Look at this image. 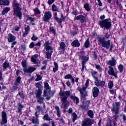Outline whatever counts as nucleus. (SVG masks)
Segmentation results:
<instances>
[{
	"label": "nucleus",
	"mask_w": 126,
	"mask_h": 126,
	"mask_svg": "<svg viewBox=\"0 0 126 126\" xmlns=\"http://www.w3.org/2000/svg\"><path fill=\"white\" fill-rule=\"evenodd\" d=\"M87 115L88 117L91 118V119H93L94 118V113L93 112V111L92 110H89L87 112Z\"/></svg>",
	"instance_id": "58836bf2"
},
{
	"label": "nucleus",
	"mask_w": 126,
	"mask_h": 126,
	"mask_svg": "<svg viewBox=\"0 0 126 126\" xmlns=\"http://www.w3.org/2000/svg\"><path fill=\"white\" fill-rule=\"evenodd\" d=\"M36 67H33L32 66L29 67L28 68H23V70L25 73H32L33 71L36 70Z\"/></svg>",
	"instance_id": "f3484780"
},
{
	"label": "nucleus",
	"mask_w": 126,
	"mask_h": 126,
	"mask_svg": "<svg viewBox=\"0 0 126 126\" xmlns=\"http://www.w3.org/2000/svg\"><path fill=\"white\" fill-rule=\"evenodd\" d=\"M110 36L109 32H106L105 33L104 37H102L100 35L97 36V41L101 44L103 48H106L107 50H109V47L111 46V40L106 41V39H110Z\"/></svg>",
	"instance_id": "7ed1b4c3"
},
{
	"label": "nucleus",
	"mask_w": 126,
	"mask_h": 126,
	"mask_svg": "<svg viewBox=\"0 0 126 126\" xmlns=\"http://www.w3.org/2000/svg\"><path fill=\"white\" fill-rule=\"evenodd\" d=\"M26 17L27 18V21H30L32 23V25H35V23H33L35 20L32 17H30L29 15H26Z\"/></svg>",
	"instance_id": "7c9ffc66"
},
{
	"label": "nucleus",
	"mask_w": 126,
	"mask_h": 126,
	"mask_svg": "<svg viewBox=\"0 0 126 126\" xmlns=\"http://www.w3.org/2000/svg\"><path fill=\"white\" fill-rule=\"evenodd\" d=\"M21 81V77L18 76L16 79V81L15 82L18 83L19 84H20V82Z\"/></svg>",
	"instance_id": "bf43d9fd"
},
{
	"label": "nucleus",
	"mask_w": 126,
	"mask_h": 126,
	"mask_svg": "<svg viewBox=\"0 0 126 126\" xmlns=\"http://www.w3.org/2000/svg\"><path fill=\"white\" fill-rule=\"evenodd\" d=\"M17 106V113L22 114V109L24 108V105H22L21 103H18Z\"/></svg>",
	"instance_id": "cd10ccee"
},
{
	"label": "nucleus",
	"mask_w": 126,
	"mask_h": 126,
	"mask_svg": "<svg viewBox=\"0 0 126 126\" xmlns=\"http://www.w3.org/2000/svg\"><path fill=\"white\" fill-rule=\"evenodd\" d=\"M49 30L50 32H51L54 35H56V30H55V29H54V27H51L49 28Z\"/></svg>",
	"instance_id": "5fc2aeb1"
},
{
	"label": "nucleus",
	"mask_w": 126,
	"mask_h": 126,
	"mask_svg": "<svg viewBox=\"0 0 126 126\" xmlns=\"http://www.w3.org/2000/svg\"><path fill=\"white\" fill-rule=\"evenodd\" d=\"M18 95L20 96V98L21 99H22V100H24V99H25V94H24V93H23V91L19 92L18 94H17V96H18Z\"/></svg>",
	"instance_id": "ea45409f"
},
{
	"label": "nucleus",
	"mask_w": 126,
	"mask_h": 126,
	"mask_svg": "<svg viewBox=\"0 0 126 126\" xmlns=\"http://www.w3.org/2000/svg\"><path fill=\"white\" fill-rule=\"evenodd\" d=\"M94 80L95 87H103V86H105V83H106L105 81H101L99 80V78H97V79H94Z\"/></svg>",
	"instance_id": "f8f14e48"
},
{
	"label": "nucleus",
	"mask_w": 126,
	"mask_h": 126,
	"mask_svg": "<svg viewBox=\"0 0 126 126\" xmlns=\"http://www.w3.org/2000/svg\"><path fill=\"white\" fill-rule=\"evenodd\" d=\"M71 37H74V36H75V35H77V31H73L71 32L70 34Z\"/></svg>",
	"instance_id": "0e129e2a"
},
{
	"label": "nucleus",
	"mask_w": 126,
	"mask_h": 126,
	"mask_svg": "<svg viewBox=\"0 0 126 126\" xmlns=\"http://www.w3.org/2000/svg\"><path fill=\"white\" fill-rule=\"evenodd\" d=\"M99 93H100V90L97 87H94L92 90V94L94 98H96L99 96Z\"/></svg>",
	"instance_id": "2eb2a0df"
},
{
	"label": "nucleus",
	"mask_w": 126,
	"mask_h": 126,
	"mask_svg": "<svg viewBox=\"0 0 126 126\" xmlns=\"http://www.w3.org/2000/svg\"><path fill=\"white\" fill-rule=\"evenodd\" d=\"M94 124V120H91L90 118L85 119V121L83 122L82 124V126H92Z\"/></svg>",
	"instance_id": "ddd939ff"
},
{
	"label": "nucleus",
	"mask_w": 126,
	"mask_h": 126,
	"mask_svg": "<svg viewBox=\"0 0 126 126\" xmlns=\"http://www.w3.org/2000/svg\"><path fill=\"white\" fill-rule=\"evenodd\" d=\"M55 109L57 111V116L58 117V118H61V111H60V107L55 106Z\"/></svg>",
	"instance_id": "a19ab883"
},
{
	"label": "nucleus",
	"mask_w": 126,
	"mask_h": 126,
	"mask_svg": "<svg viewBox=\"0 0 126 126\" xmlns=\"http://www.w3.org/2000/svg\"><path fill=\"white\" fill-rule=\"evenodd\" d=\"M25 31L27 33H29V32L30 31V27L27 26V27L25 28Z\"/></svg>",
	"instance_id": "338daca9"
},
{
	"label": "nucleus",
	"mask_w": 126,
	"mask_h": 126,
	"mask_svg": "<svg viewBox=\"0 0 126 126\" xmlns=\"http://www.w3.org/2000/svg\"><path fill=\"white\" fill-rule=\"evenodd\" d=\"M35 80V81H40V80H42V76L38 74H36V78Z\"/></svg>",
	"instance_id": "4d7b16f0"
},
{
	"label": "nucleus",
	"mask_w": 126,
	"mask_h": 126,
	"mask_svg": "<svg viewBox=\"0 0 126 126\" xmlns=\"http://www.w3.org/2000/svg\"><path fill=\"white\" fill-rule=\"evenodd\" d=\"M12 6L13 7V15L18 18L19 20L22 19V8L19 6V3L17 0H12L11 2Z\"/></svg>",
	"instance_id": "f257e3e1"
},
{
	"label": "nucleus",
	"mask_w": 126,
	"mask_h": 126,
	"mask_svg": "<svg viewBox=\"0 0 126 126\" xmlns=\"http://www.w3.org/2000/svg\"><path fill=\"white\" fill-rule=\"evenodd\" d=\"M54 18L56 22H60V21L62 20L61 19H60V18L58 17V13H57V12H55L54 13Z\"/></svg>",
	"instance_id": "37998d69"
},
{
	"label": "nucleus",
	"mask_w": 126,
	"mask_h": 126,
	"mask_svg": "<svg viewBox=\"0 0 126 126\" xmlns=\"http://www.w3.org/2000/svg\"><path fill=\"white\" fill-rule=\"evenodd\" d=\"M120 106H121V103L116 102L115 105L113 104V107L111 109V111L114 112L115 114L113 118L116 121H117L118 119H119V115H118V114H119V110H120Z\"/></svg>",
	"instance_id": "0eeeda50"
},
{
	"label": "nucleus",
	"mask_w": 126,
	"mask_h": 126,
	"mask_svg": "<svg viewBox=\"0 0 126 126\" xmlns=\"http://www.w3.org/2000/svg\"><path fill=\"white\" fill-rule=\"evenodd\" d=\"M1 119L0 121V125L1 126H10V125L7 124V114L5 111H3L1 112Z\"/></svg>",
	"instance_id": "6e6552de"
},
{
	"label": "nucleus",
	"mask_w": 126,
	"mask_h": 126,
	"mask_svg": "<svg viewBox=\"0 0 126 126\" xmlns=\"http://www.w3.org/2000/svg\"><path fill=\"white\" fill-rule=\"evenodd\" d=\"M90 104V100H87L85 102L82 103V105H80V107L83 112H87L89 108V105Z\"/></svg>",
	"instance_id": "9b49d317"
},
{
	"label": "nucleus",
	"mask_w": 126,
	"mask_h": 126,
	"mask_svg": "<svg viewBox=\"0 0 126 126\" xmlns=\"http://www.w3.org/2000/svg\"><path fill=\"white\" fill-rule=\"evenodd\" d=\"M70 98L71 99V100H72V101H73V102H75L76 105H77V104L79 103V98H78V97L75 95H70Z\"/></svg>",
	"instance_id": "b1692460"
},
{
	"label": "nucleus",
	"mask_w": 126,
	"mask_h": 126,
	"mask_svg": "<svg viewBox=\"0 0 126 126\" xmlns=\"http://www.w3.org/2000/svg\"><path fill=\"white\" fill-rule=\"evenodd\" d=\"M21 64L22 67H24V68H27V62L26 60L22 61Z\"/></svg>",
	"instance_id": "8fccbe9b"
},
{
	"label": "nucleus",
	"mask_w": 126,
	"mask_h": 126,
	"mask_svg": "<svg viewBox=\"0 0 126 126\" xmlns=\"http://www.w3.org/2000/svg\"><path fill=\"white\" fill-rule=\"evenodd\" d=\"M21 28V25L19 24V26H15L14 28L15 31H19V30Z\"/></svg>",
	"instance_id": "052dcab7"
},
{
	"label": "nucleus",
	"mask_w": 126,
	"mask_h": 126,
	"mask_svg": "<svg viewBox=\"0 0 126 126\" xmlns=\"http://www.w3.org/2000/svg\"><path fill=\"white\" fill-rule=\"evenodd\" d=\"M18 86H19V84L15 82L13 86V90L15 91V90L18 89Z\"/></svg>",
	"instance_id": "09e8293b"
},
{
	"label": "nucleus",
	"mask_w": 126,
	"mask_h": 126,
	"mask_svg": "<svg viewBox=\"0 0 126 126\" xmlns=\"http://www.w3.org/2000/svg\"><path fill=\"white\" fill-rule=\"evenodd\" d=\"M43 119L44 121H48L49 122H50V121H52V119L50 118V116L48 114H45Z\"/></svg>",
	"instance_id": "49530a36"
},
{
	"label": "nucleus",
	"mask_w": 126,
	"mask_h": 126,
	"mask_svg": "<svg viewBox=\"0 0 126 126\" xmlns=\"http://www.w3.org/2000/svg\"><path fill=\"white\" fill-rule=\"evenodd\" d=\"M65 44L63 42H61L60 44V47L61 50H63V51L61 52V54H64V51H65Z\"/></svg>",
	"instance_id": "a878e982"
},
{
	"label": "nucleus",
	"mask_w": 126,
	"mask_h": 126,
	"mask_svg": "<svg viewBox=\"0 0 126 126\" xmlns=\"http://www.w3.org/2000/svg\"><path fill=\"white\" fill-rule=\"evenodd\" d=\"M72 75L70 74H66V75L64 76V79H70L71 78H72Z\"/></svg>",
	"instance_id": "6e6d98bb"
},
{
	"label": "nucleus",
	"mask_w": 126,
	"mask_h": 126,
	"mask_svg": "<svg viewBox=\"0 0 126 126\" xmlns=\"http://www.w3.org/2000/svg\"><path fill=\"white\" fill-rule=\"evenodd\" d=\"M51 18H52V12L50 11H45L42 17V21L48 23L50 21Z\"/></svg>",
	"instance_id": "1a4fd4ad"
},
{
	"label": "nucleus",
	"mask_w": 126,
	"mask_h": 126,
	"mask_svg": "<svg viewBox=\"0 0 126 126\" xmlns=\"http://www.w3.org/2000/svg\"><path fill=\"white\" fill-rule=\"evenodd\" d=\"M118 70H119L120 73H123V72H124L125 70V66L122 64H119L118 66Z\"/></svg>",
	"instance_id": "c9c22d12"
},
{
	"label": "nucleus",
	"mask_w": 126,
	"mask_h": 126,
	"mask_svg": "<svg viewBox=\"0 0 126 126\" xmlns=\"http://www.w3.org/2000/svg\"><path fill=\"white\" fill-rule=\"evenodd\" d=\"M65 18H66V16H64L63 18H59V19H61V20L59 22H57V23L59 24L60 26H61V27H63L62 26V23L63 22H64L65 21Z\"/></svg>",
	"instance_id": "a18cd8bd"
},
{
	"label": "nucleus",
	"mask_w": 126,
	"mask_h": 126,
	"mask_svg": "<svg viewBox=\"0 0 126 126\" xmlns=\"http://www.w3.org/2000/svg\"><path fill=\"white\" fill-rule=\"evenodd\" d=\"M35 86L38 89L36 90L34 92V94H36V101L38 103H39V104H43V103H44V98L43 97H41V95H42L44 87L42 85V82L36 83Z\"/></svg>",
	"instance_id": "f03ea898"
},
{
	"label": "nucleus",
	"mask_w": 126,
	"mask_h": 126,
	"mask_svg": "<svg viewBox=\"0 0 126 126\" xmlns=\"http://www.w3.org/2000/svg\"><path fill=\"white\" fill-rule=\"evenodd\" d=\"M45 55H46L47 59L48 60H50L51 59V56L53 55V50H50L46 51V52L45 53Z\"/></svg>",
	"instance_id": "e433bc0d"
},
{
	"label": "nucleus",
	"mask_w": 126,
	"mask_h": 126,
	"mask_svg": "<svg viewBox=\"0 0 126 126\" xmlns=\"http://www.w3.org/2000/svg\"><path fill=\"white\" fill-rule=\"evenodd\" d=\"M36 109L38 110L39 113H44V110H43V107H40V105H37L36 106Z\"/></svg>",
	"instance_id": "603ef678"
},
{
	"label": "nucleus",
	"mask_w": 126,
	"mask_h": 126,
	"mask_svg": "<svg viewBox=\"0 0 126 126\" xmlns=\"http://www.w3.org/2000/svg\"><path fill=\"white\" fill-rule=\"evenodd\" d=\"M71 46L74 48L80 47V42H79L78 39H75L71 43Z\"/></svg>",
	"instance_id": "5701e85b"
},
{
	"label": "nucleus",
	"mask_w": 126,
	"mask_h": 126,
	"mask_svg": "<svg viewBox=\"0 0 126 126\" xmlns=\"http://www.w3.org/2000/svg\"><path fill=\"white\" fill-rule=\"evenodd\" d=\"M122 43L123 44L124 47H125V46L126 45V36H125V37L124 38L122 39Z\"/></svg>",
	"instance_id": "774afa93"
},
{
	"label": "nucleus",
	"mask_w": 126,
	"mask_h": 126,
	"mask_svg": "<svg viewBox=\"0 0 126 126\" xmlns=\"http://www.w3.org/2000/svg\"><path fill=\"white\" fill-rule=\"evenodd\" d=\"M51 10L52 11H54V12H56V11L57 12H59V8L56 6V4H53L51 7Z\"/></svg>",
	"instance_id": "c03bdc74"
},
{
	"label": "nucleus",
	"mask_w": 126,
	"mask_h": 126,
	"mask_svg": "<svg viewBox=\"0 0 126 126\" xmlns=\"http://www.w3.org/2000/svg\"><path fill=\"white\" fill-rule=\"evenodd\" d=\"M94 60H97L98 59V54L95 51L94 52Z\"/></svg>",
	"instance_id": "69168bd1"
},
{
	"label": "nucleus",
	"mask_w": 126,
	"mask_h": 126,
	"mask_svg": "<svg viewBox=\"0 0 126 126\" xmlns=\"http://www.w3.org/2000/svg\"><path fill=\"white\" fill-rule=\"evenodd\" d=\"M83 7L84 8H85L86 11H88V12L91 11V8H90V5H89V3L87 2L85 3Z\"/></svg>",
	"instance_id": "72a5a7b5"
},
{
	"label": "nucleus",
	"mask_w": 126,
	"mask_h": 126,
	"mask_svg": "<svg viewBox=\"0 0 126 126\" xmlns=\"http://www.w3.org/2000/svg\"><path fill=\"white\" fill-rule=\"evenodd\" d=\"M11 49L13 48L14 46H15V45H17V41L15 40L11 42Z\"/></svg>",
	"instance_id": "e2e57ef3"
},
{
	"label": "nucleus",
	"mask_w": 126,
	"mask_h": 126,
	"mask_svg": "<svg viewBox=\"0 0 126 126\" xmlns=\"http://www.w3.org/2000/svg\"><path fill=\"white\" fill-rule=\"evenodd\" d=\"M10 10V8L6 7L3 8L1 11V15H5V13H8V11Z\"/></svg>",
	"instance_id": "473e14b6"
},
{
	"label": "nucleus",
	"mask_w": 126,
	"mask_h": 126,
	"mask_svg": "<svg viewBox=\"0 0 126 126\" xmlns=\"http://www.w3.org/2000/svg\"><path fill=\"white\" fill-rule=\"evenodd\" d=\"M35 14H41V11L39 10V8L35 7L33 10Z\"/></svg>",
	"instance_id": "864d4df0"
},
{
	"label": "nucleus",
	"mask_w": 126,
	"mask_h": 126,
	"mask_svg": "<svg viewBox=\"0 0 126 126\" xmlns=\"http://www.w3.org/2000/svg\"><path fill=\"white\" fill-rule=\"evenodd\" d=\"M95 65L96 69H97V70H99V72H102L103 71V68L101 67V66H100V65H97V64H95Z\"/></svg>",
	"instance_id": "3c124183"
},
{
	"label": "nucleus",
	"mask_w": 126,
	"mask_h": 126,
	"mask_svg": "<svg viewBox=\"0 0 126 126\" xmlns=\"http://www.w3.org/2000/svg\"><path fill=\"white\" fill-rule=\"evenodd\" d=\"M113 87H114V83H113L112 81H110L108 83V88L109 89H112Z\"/></svg>",
	"instance_id": "13d9d810"
},
{
	"label": "nucleus",
	"mask_w": 126,
	"mask_h": 126,
	"mask_svg": "<svg viewBox=\"0 0 126 126\" xmlns=\"http://www.w3.org/2000/svg\"><path fill=\"white\" fill-rule=\"evenodd\" d=\"M72 14L73 15H74L75 16H76V15H78V14H79V12H78L77 10H75L72 11Z\"/></svg>",
	"instance_id": "680f3d73"
},
{
	"label": "nucleus",
	"mask_w": 126,
	"mask_h": 126,
	"mask_svg": "<svg viewBox=\"0 0 126 126\" xmlns=\"http://www.w3.org/2000/svg\"><path fill=\"white\" fill-rule=\"evenodd\" d=\"M74 19L77 21H80V23H84L86 21V17L83 15L80 14L78 16H75Z\"/></svg>",
	"instance_id": "4468645a"
},
{
	"label": "nucleus",
	"mask_w": 126,
	"mask_h": 126,
	"mask_svg": "<svg viewBox=\"0 0 126 126\" xmlns=\"http://www.w3.org/2000/svg\"><path fill=\"white\" fill-rule=\"evenodd\" d=\"M72 116L73 117L72 119V123H74V122L77 120V114H76V113L75 112H73Z\"/></svg>",
	"instance_id": "79ce46f5"
},
{
	"label": "nucleus",
	"mask_w": 126,
	"mask_h": 126,
	"mask_svg": "<svg viewBox=\"0 0 126 126\" xmlns=\"http://www.w3.org/2000/svg\"><path fill=\"white\" fill-rule=\"evenodd\" d=\"M59 95L61 97V101L63 102V104H64L63 105V109H66L67 105L65 103H66V101H67V97L70 96V91H66L65 92H63V91L61 90L59 93Z\"/></svg>",
	"instance_id": "39448f33"
},
{
	"label": "nucleus",
	"mask_w": 126,
	"mask_h": 126,
	"mask_svg": "<svg viewBox=\"0 0 126 126\" xmlns=\"http://www.w3.org/2000/svg\"><path fill=\"white\" fill-rule=\"evenodd\" d=\"M44 46H45L46 51H53V47L50 46V40H47L45 42L44 44Z\"/></svg>",
	"instance_id": "4be33fe9"
},
{
	"label": "nucleus",
	"mask_w": 126,
	"mask_h": 126,
	"mask_svg": "<svg viewBox=\"0 0 126 126\" xmlns=\"http://www.w3.org/2000/svg\"><path fill=\"white\" fill-rule=\"evenodd\" d=\"M98 73V72L96 71H92L91 72V74H92V77H93L94 79H98V77H96V74H97Z\"/></svg>",
	"instance_id": "de8ad7c7"
},
{
	"label": "nucleus",
	"mask_w": 126,
	"mask_h": 126,
	"mask_svg": "<svg viewBox=\"0 0 126 126\" xmlns=\"http://www.w3.org/2000/svg\"><path fill=\"white\" fill-rule=\"evenodd\" d=\"M109 70L107 72V73L109 75H112L113 76H115L116 78H118V75L117 74L115 73V71L114 70V68L111 66H109Z\"/></svg>",
	"instance_id": "a211bd4d"
},
{
	"label": "nucleus",
	"mask_w": 126,
	"mask_h": 126,
	"mask_svg": "<svg viewBox=\"0 0 126 126\" xmlns=\"http://www.w3.org/2000/svg\"><path fill=\"white\" fill-rule=\"evenodd\" d=\"M56 93V91L55 90H52L51 91V93L50 94V95H49V94H48V96H45L46 97V99L47 101H49L50 100V99H51V97H54V95H55V93Z\"/></svg>",
	"instance_id": "2f4dec72"
},
{
	"label": "nucleus",
	"mask_w": 126,
	"mask_h": 126,
	"mask_svg": "<svg viewBox=\"0 0 126 126\" xmlns=\"http://www.w3.org/2000/svg\"><path fill=\"white\" fill-rule=\"evenodd\" d=\"M0 5L4 6L9 5V0H0Z\"/></svg>",
	"instance_id": "bb28decb"
},
{
	"label": "nucleus",
	"mask_w": 126,
	"mask_h": 126,
	"mask_svg": "<svg viewBox=\"0 0 126 126\" xmlns=\"http://www.w3.org/2000/svg\"><path fill=\"white\" fill-rule=\"evenodd\" d=\"M116 63L117 60L114 57L111 58V60L107 62V64L110 65V66H114V65H116Z\"/></svg>",
	"instance_id": "6ab92c4d"
},
{
	"label": "nucleus",
	"mask_w": 126,
	"mask_h": 126,
	"mask_svg": "<svg viewBox=\"0 0 126 126\" xmlns=\"http://www.w3.org/2000/svg\"><path fill=\"white\" fill-rule=\"evenodd\" d=\"M34 116L36 118H35V117L33 116L31 121L32 124H35V125H39V120L38 119L39 118V115H38V111L35 112Z\"/></svg>",
	"instance_id": "dca6fc26"
},
{
	"label": "nucleus",
	"mask_w": 126,
	"mask_h": 126,
	"mask_svg": "<svg viewBox=\"0 0 126 126\" xmlns=\"http://www.w3.org/2000/svg\"><path fill=\"white\" fill-rule=\"evenodd\" d=\"M77 90H79L81 96V100H83V99H85L86 98V96H87V92H86V87H83L82 88H80L79 87H78L77 88Z\"/></svg>",
	"instance_id": "9d476101"
},
{
	"label": "nucleus",
	"mask_w": 126,
	"mask_h": 126,
	"mask_svg": "<svg viewBox=\"0 0 126 126\" xmlns=\"http://www.w3.org/2000/svg\"><path fill=\"white\" fill-rule=\"evenodd\" d=\"M85 55V52L84 51L80 52L78 57L79 60L82 61L81 64H82V69L81 71L83 72L85 68V64H86V63L89 61V57L84 56Z\"/></svg>",
	"instance_id": "423d86ee"
},
{
	"label": "nucleus",
	"mask_w": 126,
	"mask_h": 126,
	"mask_svg": "<svg viewBox=\"0 0 126 126\" xmlns=\"http://www.w3.org/2000/svg\"><path fill=\"white\" fill-rule=\"evenodd\" d=\"M84 48H89L90 47V41H89V38H88L84 44Z\"/></svg>",
	"instance_id": "4c0bfd02"
},
{
	"label": "nucleus",
	"mask_w": 126,
	"mask_h": 126,
	"mask_svg": "<svg viewBox=\"0 0 126 126\" xmlns=\"http://www.w3.org/2000/svg\"><path fill=\"white\" fill-rule=\"evenodd\" d=\"M100 19H101V21H98V25H99L101 28H104L106 30H109V29L112 28V20H111V19L108 18L105 19V15H103L100 16Z\"/></svg>",
	"instance_id": "20e7f679"
},
{
	"label": "nucleus",
	"mask_w": 126,
	"mask_h": 126,
	"mask_svg": "<svg viewBox=\"0 0 126 126\" xmlns=\"http://www.w3.org/2000/svg\"><path fill=\"white\" fill-rule=\"evenodd\" d=\"M44 88L45 90H44L43 92V96H48V94L47 93V90L48 89H50L51 88V87L50 85H49V83L47 82H44Z\"/></svg>",
	"instance_id": "aec40b11"
},
{
	"label": "nucleus",
	"mask_w": 126,
	"mask_h": 126,
	"mask_svg": "<svg viewBox=\"0 0 126 126\" xmlns=\"http://www.w3.org/2000/svg\"><path fill=\"white\" fill-rule=\"evenodd\" d=\"M38 58V55L37 54L34 55L32 57H31V62L35 64H38L39 62L37 61V58Z\"/></svg>",
	"instance_id": "393cba45"
},
{
	"label": "nucleus",
	"mask_w": 126,
	"mask_h": 126,
	"mask_svg": "<svg viewBox=\"0 0 126 126\" xmlns=\"http://www.w3.org/2000/svg\"><path fill=\"white\" fill-rule=\"evenodd\" d=\"M54 67L53 68V72L54 73H56L58 70H59V64H58V63L54 62Z\"/></svg>",
	"instance_id": "f704fd0d"
},
{
	"label": "nucleus",
	"mask_w": 126,
	"mask_h": 126,
	"mask_svg": "<svg viewBox=\"0 0 126 126\" xmlns=\"http://www.w3.org/2000/svg\"><path fill=\"white\" fill-rule=\"evenodd\" d=\"M7 39L8 43H11V42H13L16 40V37L14 35L9 33L8 34Z\"/></svg>",
	"instance_id": "412c9836"
},
{
	"label": "nucleus",
	"mask_w": 126,
	"mask_h": 126,
	"mask_svg": "<svg viewBox=\"0 0 126 126\" xmlns=\"http://www.w3.org/2000/svg\"><path fill=\"white\" fill-rule=\"evenodd\" d=\"M2 68L3 70H5L6 68H10L11 69V66H10V65L9 64V62H5L2 65Z\"/></svg>",
	"instance_id": "c85d7f7f"
},
{
	"label": "nucleus",
	"mask_w": 126,
	"mask_h": 126,
	"mask_svg": "<svg viewBox=\"0 0 126 126\" xmlns=\"http://www.w3.org/2000/svg\"><path fill=\"white\" fill-rule=\"evenodd\" d=\"M34 46H38V47H41V41H38L37 43L34 44L33 42H32L29 47L30 49H33Z\"/></svg>",
	"instance_id": "c756f323"
}]
</instances>
